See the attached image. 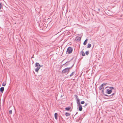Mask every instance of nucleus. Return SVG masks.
Instances as JSON below:
<instances>
[{
	"instance_id": "24",
	"label": "nucleus",
	"mask_w": 123,
	"mask_h": 123,
	"mask_svg": "<svg viewBox=\"0 0 123 123\" xmlns=\"http://www.w3.org/2000/svg\"><path fill=\"white\" fill-rule=\"evenodd\" d=\"M2 6V5L1 3H0V10Z\"/></svg>"
},
{
	"instance_id": "16",
	"label": "nucleus",
	"mask_w": 123,
	"mask_h": 123,
	"mask_svg": "<svg viewBox=\"0 0 123 123\" xmlns=\"http://www.w3.org/2000/svg\"><path fill=\"white\" fill-rule=\"evenodd\" d=\"M114 89V88L113 87H109V89L111 90H112Z\"/></svg>"
},
{
	"instance_id": "18",
	"label": "nucleus",
	"mask_w": 123,
	"mask_h": 123,
	"mask_svg": "<svg viewBox=\"0 0 123 123\" xmlns=\"http://www.w3.org/2000/svg\"><path fill=\"white\" fill-rule=\"evenodd\" d=\"M6 84V83L5 82H3L2 84V86H5Z\"/></svg>"
},
{
	"instance_id": "17",
	"label": "nucleus",
	"mask_w": 123,
	"mask_h": 123,
	"mask_svg": "<svg viewBox=\"0 0 123 123\" xmlns=\"http://www.w3.org/2000/svg\"><path fill=\"white\" fill-rule=\"evenodd\" d=\"M89 51H87L86 52L85 54L86 55H88L89 54Z\"/></svg>"
},
{
	"instance_id": "5",
	"label": "nucleus",
	"mask_w": 123,
	"mask_h": 123,
	"mask_svg": "<svg viewBox=\"0 0 123 123\" xmlns=\"http://www.w3.org/2000/svg\"><path fill=\"white\" fill-rule=\"evenodd\" d=\"M75 96L76 97V102L77 103H80V100L79 99V97L78 96L76 95H75Z\"/></svg>"
},
{
	"instance_id": "4",
	"label": "nucleus",
	"mask_w": 123,
	"mask_h": 123,
	"mask_svg": "<svg viewBox=\"0 0 123 123\" xmlns=\"http://www.w3.org/2000/svg\"><path fill=\"white\" fill-rule=\"evenodd\" d=\"M112 90H110L109 89H106V93L108 94H111L112 92Z\"/></svg>"
},
{
	"instance_id": "23",
	"label": "nucleus",
	"mask_w": 123,
	"mask_h": 123,
	"mask_svg": "<svg viewBox=\"0 0 123 123\" xmlns=\"http://www.w3.org/2000/svg\"><path fill=\"white\" fill-rule=\"evenodd\" d=\"M85 103V102L84 101H82L81 102V104H82Z\"/></svg>"
},
{
	"instance_id": "10",
	"label": "nucleus",
	"mask_w": 123,
	"mask_h": 123,
	"mask_svg": "<svg viewBox=\"0 0 123 123\" xmlns=\"http://www.w3.org/2000/svg\"><path fill=\"white\" fill-rule=\"evenodd\" d=\"M65 115L66 117H68L70 115V113L68 112H66L65 113Z\"/></svg>"
},
{
	"instance_id": "21",
	"label": "nucleus",
	"mask_w": 123,
	"mask_h": 123,
	"mask_svg": "<svg viewBox=\"0 0 123 123\" xmlns=\"http://www.w3.org/2000/svg\"><path fill=\"white\" fill-rule=\"evenodd\" d=\"M69 64V62H66L64 64V65H68V64Z\"/></svg>"
},
{
	"instance_id": "28",
	"label": "nucleus",
	"mask_w": 123,
	"mask_h": 123,
	"mask_svg": "<svg viewBox=\"0 0 123 123\" xmlns=\"http://www.w3.org/2000/svg\"><path fill=\"white\" fill-rule=\"evenodd\" d=\"M114 94H115V93H113L112 94H111V95H110V97H111V96H113V95H114Z\"/></svg>"
},
{
	"instance_id": "25",
	"label": "nucleus",
	"mask_w": 123,
	"mask_h": 123,
	"mask_svg": "<svg viewBox=\"0 0 123 123\" xmlns=\"http://www.w3.org/2000/svg\"><path fill=\"white\" fill-rule=\"evenodd\" d=\"M103 94L104 95H105V96H107V97H110V95L109 96V95H107V94H104V93H103Z\"/></svg>"
},
{
	"instance_id": "31",
	"label": "nucleus",
	"mask_w": 123,
	"mask_h": 123,
	"mask_svg": "<svg viewBox=\"0 0 123 123\" xmlns=\"http://www.w3.org/2000/svg\"><path fill=\"white\" fill-rule=\"evenodd\" d=\"M86 106H85V105L84 106H83V107H85Z\"/></svg>"
},
{
	"instance_id": "3",
	"label": "nucleus",
	"mask_w": 123,
	"mask_h": 123,
	"mask_svg": "<svg viewBox=\"0 0 123 123\" xmlns=\"http://www.w3.org/2000/svg\"><path fill=\"white\" fill-rule=\"evenodd\" d=\"M73 49L71 47H68L67 50V53L68 54H70L73 51Z\"/></svg>"
},
{
	"instance_id": "32",
	"label": "nucleus",
	"mask_w": 123,
	"mask_h": 123,
	"mask_svg": "<svg viewBox=\"0 0 123 123\" xmlns=\"http://www.w3.org/2000/svg\"><path fill=\"white\" fill-rule=\"evenodd\" d=\"M98 10L99 11V10H100V9H98Z\"/></svg>"
},
{
	"instance_id": "9",
	"label": "nucleus",
	"mask_w": 123,
	"mask_h": 123,
	"mask_svg": "<svg viewBox=\"0 0 123 123\" xmlns=\"http://www.w3.org/2000/svg\"><path fill=\"white\" fill-rule=\"evenodd\" d=\"M82 105L79 107V110L80 111H81L82 110Z\"/></svg>"
},
{
	"instance_id": "8",
	"label": "nucleus",
	"mask_w": 123,
	"mask_h": 123,
	"mask_svg": "<svg viewBox=\"0 0 123 123\" xmlns=\"http://www.w3.org/2000/svg\"><path fill=\"white\" fill-rule=\"evenodd\" d=\"M55 117V119H57V115L58 114L57 113H55L54 114Z\"/></svg>"
},
{
	"instance_id": "6",
	"label": "nucleus",
	"mask_w": 123,
	"mask_h": 123,
	"mask_svg": "<svg viewBox=\"0 0 123 123\" xmlns=\"http://www.w3.org/2000/svg\"><path fill=\"white\" fill-rule=\"evenodd\" d=\"M4 90V88L3 87H1L0 88V91L2 93L3 92Z\"/></svg>"
},
{
	"instance_id": "27",
	"label": "nucleus",
	"mask_w": 123,
	"mask_h": 123,
	"mask_svg": "<svg viewBox=\"0 0 123 123\" xmlns=\"http://www.w3.org/2000/svg\"><path fill=\"white\" fill-rule=\"evenodd\" d=\"M79 119L80 120H81L82 119V118L81 117H79Z\"/></svg>"
},
{
	"instance_id": "29",
	"label": "nucleus",
	"mask_w": 123,
	"mask_h": 123,
	"mask_svg": "<svg viewBox=\"0 0 123 123\" xmlns=\"http://www.w3.org/2000/svg\"><path fill=\"white\" fill-rule=\"evenodd\" d=\"M87 104H87V103H86V104H85V106H86L87 105Z\"/></svg>"
},
{
	"instance_id": "20",
	"label": "nucleus",
	"mask_w": 123,
	"mask_h": 123,
	"mask_svg": "<svg viewBox=\"0 0 123 123\" xmlns=\"http://www.w3.org/2000/svg\"><path fill=\"white\" fill-rule=\"evenodd\" d=\"M12 110H10L9 111V114H12Z\"/></svg>"
},
{
	"instance_id": "33",
	"label": "nucleus",
	"mask_w": 123,
	"mask_h": 123,
	"mask_svg": "<svg viewBox=\"0 0 123 123\" xmlns=\"http://www.w3.org/2000/svg\"><path fill=\"white\" fill-rule=\"evenodd\" d=\"M102 92H103V93H103V90H102Z\"/></svg>"
},
{
	"instance_id": "13",
	"label": "nucleus",
	"mask_w": 123,
	"mask_h": 123,
	"mask_svg": "<svg viewBox=\"0 0 123 123\" xmlns=\"http://www.w3.org/2000/svg\"><path fill=\"white\" fill-rule=\"evenodd\" d=\"M91 46V44L89 43L87 45V48H90Z\"/></svg>"
},
{
	"instance_id": "22",
	"label": "nucleus",
	"mask_w": 123,
	"mask_h": 123,
	"mask_svg": "<svg viewBox=\"0 0 123 123\" xmlns=\"http://www.w3.org/2000/svg\"><path fill=\"white\" fill-rule=\"evenodd\" d=\"M81 39V37H78L77 38V40H78L80 41Z\"/></svg>"
},
{
	"instance_id": "12",
	"label": "nucleus",
	"mask_w": 123,
	"mask_h": 123,
	"mask_svg": "<svg viewBox=\"0 0 123 123\" xmlns=\"http://www.w3.org/2000/svg\"><path fill=\"white\" fill-rule=\"evenodd\" d=\"M88 40L87 39H86L85 41H84L83 43V44L84 45H86V44L87 42V41Z\"/></svg>"
},
{
	"instance_id": "26",
	"label": "nucleus",
	"mask_w": 123,
	"mask_h": 123,
	"mask_svg": "<svg viewBox=\"0 0 123 123\" xmlns=\"http://www.w3.org/2000/svg\"><path fill=\"white\" fill-rule=\"evenodd\" d=\"M107 84V83H104L103 84H101L103 86L104 85H106V84Z\"/></svg>"
},
{
	"instance_id": "11",
	"label": "nucleus",
	"mask_w": 123,
	"mask_h": 123,
	"mask_svg": "<svg viewBox=\"0 0 123 123\" xmlns=\"http://www.w3.org/2000/svg\"><path fill=\"white\" fill-rule=\"evenodd\" d=\"M70 109L71 107L69 106L66 108L65 109L67 111H68L70 110Z\"/></svg>"
},
{
	"instance_id": "15",
	"label": "nucleus",
	"mask_w": 123,
	"mask_h": 123,
	"mask_svg": "<svg viewBox=\"0 0 123 123\" xmlns=\"http://www.w3.org/2000/svg\"><path fill=\"white\" fill-rule=\"evenodd\" d=\"M74 74H75L74 72H72L70 74V77H71V76H73Z\"/></svg>"
},
{
	"instance_id": "2",
	"label": "nucleus",
	"mask_w": 123,
	"mask_h": 123,
	"mask_svg": "<svg viewBox=\"0 0 123 123\" xmlns=\"http://www.w3.org/2000/svg\"><path fill=\"white\" fill-rule=\"evenodd\" d=\"M35 66L36 67H37V68L35 69V71L36 72H37L38 71L40 68L41 67H42V66H41L38 63L36 62L35 64Z\"/></svg>"
},
{
	"instance_id": "1",
	"label": "nucleus",
	"mask_w": 123,
	"mask_h": 123,
	"mask_svg": "<svg viewBox=\"0 0 123 123\" xmlns=\"http://www.w3.org/2000/svg\"><path fill=\"white\" fill-rule=\"evenodd\" d=\"M74 66V64L71 67L69 68H67L62 71V74H68L69 72V69L71 68Z\"/></svg>"
},
{
	"instance_id": "14",
	"label": "nucleus",
	"mask_w": 123,
	"mask_h": 123,
	"mask_svg": "<svg viewBox=\"0 0 123 123\" xmlns=\"http://www.w3.org/2000/svg\"><path fill=\"white\" fill-rule=\"evenodd\" d=\"M103 86L102 85H101L99 87V90H101Z\"/></svg>"
},
{
	"instance_id": "19",
	"label": "nucleus",
	"mask_w": 123,
	"mask_h": 123,
	"mask_svg": "<svg viewBox=\"0 0 123 123\" xmlns=\"http://www.w3.org/2000/svg\"><path fill=\"white\" fill-rule=\"evenodd\" d=\"M77 106L79 107L80 106H81V104H80V103H77Z\"/></svg>"
},
{
	"instance_id": "30",
	"label": "nucleus",
	"mask_w": 123,
	"mask_h": 123,
	"mask_svg": "<svg viewBox=\"0 0 123 123\" xmlns=\"http://www.w3.org/2000/svg\"><path fill=\"white\" fill-rule=\"evenodd\" d=\"M77 113H78V112H77L76 113V114H75V115H76V114Z\"/></svg>"
},
{
	"instance_id": "7",
	"label": "nucleus",
	"mask_w": 123,
	"mask_h": 123,
	"mask_svg": "<svg viewBox=\"0 0 123 123\" xmlns=\"http://www.w3.org/2000/svg\"><path fill=\"white\" fill-rule=\"evenodd\" d=\"M80 54L82 55L83 56H84L85 55V54L84 52L82 51L80 52Z\"/></svg>"
}]
</instances>
